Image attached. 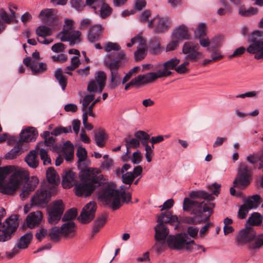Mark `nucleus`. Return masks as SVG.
<instances>
[{"label": "nucleus", "mask_w": 263, "mask_h": 263, "mask_svg": "<svg viewBox=\"0 0 263 263\" xmlns=\"http://www.w3.org/2000/svg\"><path fill=\"white\" fill-rule=\"evenodd\" d=\"M190 197L193 199H204L202 202L192 200L185 198L183 203V209L185 211L192 210L194 217H186L184 222L190 224H197L205 223L209 221L215 204L211 201L215 198L204 191H193L190 193Z\"/></svg>", "instance_id": "f257e3e1"}, {"label": "nucleus", "mask_w": 263, "mask_h": 263, "mask_svg": "<svg viewBox=\"0 0 263 263\" xmlns=\"http://www.w3.org/2000/svg\"><path fill=\"white\" fill-rule=\"evenodd\" d=\"M77 176L71 171H68L63 176L62 185L64 188H70L75 185L76 195L89 196L93 191L104 183L102 175L91 168L84 170L80 175V182H77Z\"/></svg>", "instance_id": "f03ea898"}, {"label": "nucleus", "mask_w": 263, "mask_h": 263, "mask_svg": "<svg viewBox=\"0 0 263 263\" xmlns=\"http://www.w3.org/2000/svg\"><path fill=\"white\" fill-rule=\"evenodd\" d=\"M120 46L117 44L108 42L104 47V50L107 52L104 59L105 65L109 68L110 71L111 79L109 87L114 89L120 84L121 74L119 69L128 61L124 51H120Z\"/></svg>", "instance_id": "7ed1b4c3"}, {"label": "nucleus", "mask_w": 263, "mask_h": 263, "mask_svg": "<svg viewBox=\"0 0 263 263\" xmlns=\"http://www.w3.org/2000/svg\"><path fill=\"white\" fill-rule=\"evenodd\" d=\"M129 187L122 185L120 186L122 191L120 192L114 189L111 184L103 185L99 191V199L109 205L113 210H116L121 206L122 203H128L130 202L131 194L125 191Z\"/></svg>", "instance_id": "20e7f679"}, {"label": "nucleus", "mask_w": 263, "mask_h": 263, "mask_svg": "<svg viewBox=\"0 0 263 263\" xmlns=\"http://www.w3.org/2000/svg\"><path fill=\"white\" fill-rule=\"evenodd\" d=\"M158 224L155 227L156 240H164L169 233V230L164 223H170L174 224L178 222L175 227V229L178 227L179 221L177 216L173 215L170 212L166 211L162 213L157 219Z\"/></svg>", "instance_id": "39448f33"}, {"label": "nucleus", "mask_w": 263, "mask_h": 263, "mask_svg": "<svg viewBox=\"0 0 263 263\" xmlns=\"http://www.w3.org/2000/svg\"><path fill=\"white\" fill-rule=\"evenodd\" d=\"M28 180V176L25 171L22 168L16 170L11 176L8 183L0 184V192L4 194L12 195L21 183Z\"/></svg>", "instance_id": "423d86ee"}, {"label": "nucleus", "mask_w": 263, "mask_h": 263, "mask_svg": "<svg viewBox=\"0 0 263 263\" xmlns=\"http://www.w3.org/2000/svg\"><path fill=\"white\" fill-rule=\"evenodd\" d=\"M247 52L254 54L257 60H263V31L255 30L248 36Z\"/></svg>", "instance_id": "0eeeda50"}, {"label": "nucleus", "mask_w": 263, "mask_h": 263, "mask_svg": "<svg viewBox=\"0 0 263 263\" xmlns=\"http://www.w3.org/2000/svg\"><path fill=\"white\" fill-rule=\"evenodd\" d=\"M167 243L171 249L178 251L185 249L190 252L192 251L193 246L196 245L194 240H191L185 233L168 236Z\"/></svg>", "instance_id": "6e6552de"}, {"label": "nucleus", "mask_w": 263, "mask_h": 263, "mask_svg": "<svg viewBox=\"0 0 263 263\" xmlns=\"http://www.w3.org/2000/svg\"><path fill=\"white\" fill-rule=\"evenodd\" d=\"M19 225L18 216L12 215L2 223L0 218V241L5 242L10 239Z\"/></svg>", "instance_id": "1a4fd4ad"}, {"label": "nucleus", "mask_w": 263, "mask_h": 263, "mask_svg": "<svg viewBox=\"0 0 263 263\" xmlns=\"http://www.w3.org/2000/svg\"><path fill=\"white\" fill-rule=\"evenodd\" d=\"M200 46L197 43L192 41L185 42L182 46V52L185 55V61L182 63L185 67L190 62H197L203 54L199 51Z\"/></svg>", "instance_id": "9d476101"}, {"label": "nucleus", "mask_w": 263, "mask_h": 263, "mask_svg": "<svg viewBox=\"0 0 263 263\" xmlns=\"http://www.w3.org/2000/svg\"><path fill=\"white\" fill-rule=\"evenodd\" d=\"M252 167H249L245 163H241L238 168V172L233 184L235 187L244 189L248 186L252 179Z\"/></svg>", "instance_id": "9b49d317"}, {"label": "nucleus", "mask_w": 263, "mask_h": 263, "mask_svg": "<svg viewBox=\"0 0 263 263\" xmlns=\"http://www.w3.org/2000/svg\"><path fill=\"white\" fill-rule=\"evenodd\" d=\"M180 61L177 58H172L163 64V69L159 70L157 72H149V79L153 82L155 81L158 78L162 77H165L172 74V72L171 70H175L176 66L179 64Z\"/></svg>", "instance_id": "f8f14e48"}, {"label": "nucleus", "mask_w": 263, "mask_h": 263, "mask_svg": "<svg viewBox=\"0 0 263 263\" xmlns=\"http://www.w3.org/2000/svg\"><path fill=\"white\" fill-rule=\"evenodd\" d=\"M48 221L50 223H57L61 219L64 210L62 200L54 201L48 207Z\"/></svg>", "instance_id": "ddd939ff"}, {"label": "nucleus", "mask_w": 263, "mask_h": 263, "mask_svg": "<svg viewBox=\"0 0 263 263\" xmlns=\"http://www.w3.org/2000/svg\"><path fill=\"white\" fill-rule=\"evenodd\" d=\"M261 198L259 195H253L245 200V203L240 206L238 212V217L245 219L249 211L253 208H256L261 203Z\"/></svg>", "instance_id": "4468645a"}, {"label": "nucleus", "mask_w": 263, "mask_h": 263, "mask_svg": "<svg viewBox=\"0 0 263 263\" xmlns=\"http://www.w3.org/2000/svg\"><path fill=\"white\" fill-rule=\"evenodd\" d=\"M106 80V73L103 71L97 72L95 76V80L90 81L87 86V90L90 92H96L99 86V92H102L105 86Z\"/></svg>", "instance_id": "2eb2a0df"}, {"label": "nucleus", "mask_w": 263, "mask_h": 263, "mask_svg": "<svg viewBox=\"0 0 263 263\" xmlns=\"http://www.w3.org/2000/svg\"><path fill=\"white\" fill-rule=\"evenodd\" d=\"M255 236V230L251 227H246L240 230L235 238V242L238 246L252 243Z\"/></svg>", "instance_id": "dca6fc26"}, {"label": "nucleus", "mask_w": 263, "mask_h": 263, "mask_svg": "<svg viewBox=\"0 0 263 263\" xmlns=\"http://www.w3.org/2000/svg\"><path fill=\"white\" fill-rule=\"evenodd\" d=\"M149 28L154 27L155 31L157 33H162L169 30L171 23L167 17L157 16L148 22Z\"/></svg>", "instance_id": "f3484780"}, {"label": "nucleus", "mask_w": 263, "mask_h": 263, "mask_svg": "<svg viewBox=\"0 0 263 263\" xmlns=\"http://www.w3.org/2000/svg\"><path fill=\"white\" fill-rule=\"evenodd\" d=\"M96 207L95 202H89L82 209L78 219L83 223H89L95 217Z\"/></svg>", "instance_id": "a211bd4d"}, {"label": "nucleus", "mask_w": 263, "mask_h": 263, "mask_svg": "<svg viewBox=\"0 0 263 263\" xmlns=\"http://www.w3.org/2000/svg\"><path fill=\"white\" fill-rule=\"evenodd\" d=\"M50 192L47 190L37 191L35 195L32 198V204L41 207H45L50 201Z\"/></svg>", "instance_id": "6ab92c4d"}, {"label": "nucleus", "mask_w": 263, "mask_h": 263, "mask_svg": "<svg viewBox=\"0 0 263 263\" xmlns=\"http://www.w3.org/2000/svg\"><path fill=\"white\" fill-rule=\"evenodd\" d=\"M55 10L53 9H46L42 10L39 16L42 22L47 25L54 26L57 24V17L55 15Z\"/></svg>", "instance_id": "aec40b11"}, {"label": "nucleus", "mask_w": 263, "mask_h": 263, "mask_svg": "<svg viewBox=\"0 0 263 263\" xmlns=\"http://www.w3.org/2000/svg\"><path fill=\"white\" fill-rule=\"evenodd\" d=\"M61 34H62L60 37L61 41H69L70 45H74L77 41H80L81 32L78 30H69L63 28Z\"/></svg>", "instance_id": "412c9836"}, {"label": "nucleus", "mask_w": 263, "mask_h": 263, "mask_svg": "<svg viewBox=\"0 0 263 263\" xmlns=\"http://www.w3.org/2000/svg\"><path fill=\"white\" fill-rule=\"evenodd\" d=\"M37 136L36 129L33 127H28L23 130L20 134V139L17 142H21L23 146L24 142H29L35 141Z\"/></svg>", "instance_id": "4be33fe9"}, {"label": "nucleus", "mask_w": 263, "mask_h": 263, "mask_svg": "<svg viewBox=\"0 0 263 263\" xmlns=\"http://www.w3.org/2000/svg\"><path fill=\"white\" fill-rule=\"evenodd\" d=\"M172 39L180 40H189L191 36L187 27L184 25H181L176 27L172 33Z\"/></svg>", "instance_id": "5701e85b"}, {"label": "nucleus", "mask_w": 263, "mask_h": 263, "mask_svg": "<svg viewBox=\"0 0 263 263\" xmlns=\"http://www.w3.org/2000/svg\"><path fill=\"white\" fill-rule=\"evenodd\" d=\"M39 180L36 177H32L29 180L28 182L24 186L22 190V193L20 194V197L22 200L26 199L30 193L33 191L36 187Z\"/></svg>", "instance_id": "b1692460"}, {"label": "nucleus", "mask_w": 263, "mask_h": 263, "mask_svg": "<svg viewBox=\"0 0 263 263\" xmlns=\"http://www.w3.org/2000/svg\"><path fill=\"white\" fill-rule=\"evenodd\" d=\"M149 79L148 73L145 74H140L127 83L124 89L125 90H128L130 86L135 85L139 86L141 85L152 82V80Z\"/></svg>", "instance_id": "393cba45"}, {"label": "nucleus", "mask_w": 263, "mask_h": 263, "mask_svg": "<svg viewBox=\"0 0 263 263\" xmlns=\"http://www.w3.org/2000/svg\"><path fill=\"white\" fill-rule=\"evenodd\" d=\"M104 28L101 25H95L90 27L88 34L87 39L91 43L98 41L102 34Z\"/></svg>", "instance_id": "a878e982"}, {"label": "nucleus", "mask_w": 263, "mask_h": 263, "mask_svg": "<svg viewBox=\"0 0 263 263\" xmlns=\"http://www.w3.org/2000/svg\"><path fill=\"white\" fill-rule=\"evenodd\" d=\"M42 219V214L40 211L32 212L26 218V223L30 229H33L40 223Z\"/></svg>", "instance_id": "bb28decb"}, {"label": "nucleus", "mask_w": 263, "mask_h": 263, "mask_svg": "<svg viewBox=\"0 0 263 263\" xmlns=\"http://www.w3.org/2000/svg\"><path fill=\"white\" fill-rule=\"evenodd\" d=\"M98 4L99 5L97 7V13H99L101 18H105L111 14L112 9L107 4L103 1H100L99 2Z\"/></svg>", "instance_id": "cd10ccee"}, {"label": "nucleus", "mask_w": 263, "mask_h": 263, "mask_svg": "<svg viewBox=\"0 0 263 263\" xmlns=\"http://www.w3.org/2000/svg\"><path fill=\"white\" fill-rule=\"evenodd\" d=\"M64 158L67 161L71 160L74 157V146L69 141H67L63 147Z\"/></svg>", "instance_id": "c85d7f7f"}, {"label": "nucleus", "mask_w": 263, "mask_h": 263, "mask_svg": "<svg viewBox=\"0 0 263 263\" xmlns=\"http://www.w3.org/2000/svg\"><path fill=\"white\" fill-rule=\"evenodd\" d=\"M107 217L105 215H102L98 217L95 221L94 226L92 229L90 235V238H93L95 235L99 232L100 230L103 228L106 222Z\"/></svg>", "instance_id": "c756f323"}, {"label": "nucleus", "mask_w": 263, "mask_h": 263, "mask_svg": "<svg viewBox=\"0 0 263 263\" xmlns=\"http://www.w3.org/2000/svg\"><path fill=\"white\" fill-rule=\"evenodd\" d=\"M147 46L146 41H142L139 43L137 50L134 53V56L136 61H141L146 54Z\"/></svg>", "instance_id": "7c9ffc66"}, {"label": "nucleus", "mask_w": 263, "mask_h": 263, "mask_svg": "<svg viewBox=\"0 0 263 263\" xmlns=\"http://www.w3.org/2000/svg\"><path fill=\"white\" fill-rule=\"evenodd\" d=\"M246 160L253 165V168H255L257 162L263 160V150L249 155L247 157Z\"/></svg>", "instance_id": "2f4dec72"}, {"label": "nucleus", "mask_w": 263, "mask_h": 263, "mask_svg": "<svg viewBox=\"0 0 263 263\" xmlns=\"http://www.w3.org/2000/svg\"><path fill=\"white\" fill-rule=\"evenodd\" d=\"M33 238V234L31 232L27 233L21 236L17 243L18 248L26 249L28 247Z\"/></svg>", "instance_id": "473e14b6"}, {"label": "nucleus", "mask_w": 263, "mask_h": 263, "mask_svg": "<svg viewBox=\"0 0 263 263\" xmlns=\"http://www.w3.org/2000/svg\"><path fill=\"white\" fill-rule=\"evenodd\" d=\"M253 242L250 243L249 248L251 250H259L263 247V233L257 234L255 231Z\"/></svg>", "instance_id": "72a5a7b5"}, {"label": "nucleus", "mask_w": 263, "mask_h": 263, "mask_svg": "<svg viewBox=\"0 0 263 263\" xmlns=\"http://www.w3.org/2000/svg\"><path fill=\"white\" fill-rule=\"evenodd\" d=\"M25 161L31 167L36 168L39 165L37 153L35 151H31L25 157Z\"/></svg>", "instance_id": "f704fd0d"}, {"label": "nucleus", "mask_w": 263, "mask_h": 263, "mask_svg": "<svg viewBox=\"0 0 263 263\" xmlns=\"http://www.w3.org/2000/svg\"><path fill=\"white\" fill-rule=\"evenodd\" d=\"M22 152V145L21 142H17L14 148L9 152L6 155V159H13L21 155Z\"/></svg>", "instance_id": "c9c22d12"}, {"label": "nucleus", "mask_w": 263, "mask_h": 263, "mask_svg": "<svg viewBox=\"0 0 263 263\" xmlns=\"http://www.w3.org/2000/svg\"><path fill=\"white\" fill-rule=\"evenodd\" d=\"M55 79L58 81L63 90L65 89L67 84L66 77L63 74L62 70L61 68L57 69L54 72Z\"/></svg>", "instance_id": "e433bc0d"}, {"label": "nucleus", "mask_w": 263, "mask_h": 263, "mask_svg": "<svg viewBox=\"0 0 263 263\" xmlns=\"http://www.w3.org/2000/svg\"><path fill=\"white\" fill-rule=\"evenodd\" d=\"M46 177L49 183L58 185L59 183V177L54 169L49 167L46 172Z\"/></svg>", "instance_id": "4c0bfd02"}, {"label": "nucleus", "mask_w": 263, "mask_h": 263, "mask_svg": "<svg viewBox=\"0 0 263 263\" xmlns=\"http://www.w3.org/2000/svg\"><path fill=\"white\" fill-rule=\"evenodd\" d=\"M75 224L73 221H68L61 227V235L67 236L74 231Z\"/></svg>", "instance_id": "58836bf2"}, {"label": "nucleus", "mask_w": 263, "mask_h": 263, "mask_svg": "<svg viewBox=\"0 0 263 263\" xmlns=\"http://www.w3.org/2000/svg\"><path fill=\"white\" fill-rule=\"evenodd\" d=\"M100 101V97L96 99L88 107V110H85V111H83L84 112L83 114V125L86 124L87 123L88 120V115L94 117L95 114L93 112V106H95L96 104L99 102Z\"/></svg>", "instance_id": "ea45409f"}, {"label": "nucleus", "mask_w": 263, "mask_h": 263, "mask_svg": "<svg viewBox=\"0 0 263 263\" xmlns=\"http://www.w3.org/2000/svg\"><path fill=\"white\" fill-rule=\"evenodd\" d=\"M262 218L263 217L260 214L257 212H254L248 218L247 223L251 226H259L262 223Z\"/></svg>", "instance_id": "a19ab883"}, {"label": "nucleus", "mask_w": 263, "mask_h": 263, "mask_svg": "<svg viewBox=\"0 0 263 263\" xmlns=\"http://www.w3.org/2000/svg\"><path fill=\"white\" fill-rule=\"evenodd\" d=\"M95 138L96 144L99 147H102L104 146L106 135L103 130L99 129L98 131H96Z\"/></svg>", "instance_id": "79ce46f5"}, {"label": "nucleus", "mask_w": 263, "mask_h": 263, "mask_svg": "<svg viewBox=\"0 0 263 263\" xmlns=\"http://www.w3.org/2000/svg\"><path fill=\"white\" fill-rule=\"evenodd\" d=\"M223 40L221 35H218L213 37L211 41V46L208 48V51H214L221 46Z\"/></svg>", "instance_id": "37998d69"}, {"label": "nucleus", "mask_w": 263, "mask_h": 263, "mask_svg": "<svg viewBox=\"0 0 263 263\" xmlns=\"http://www.w3.org/2000/svg\"><path fill=\"white\" fill-rule=\"evenodd\" d=\"M130 138V136L129 135L127 138L124 139L125 145L127 149L130 148H137L139 147L140 142L137 138Z\"/></svg>", "instance_id": "c03bdc74"}, {"label": "nucleus", "mask_w": 263, "mask_h": 263, "mask_svg": "<svg viewBox=\"0 0 263 263\" xmlns=\"http://www.w3.org/2000/svg\"><path fill=\"white\" fill-rule=\"evenodd\" d=\"M36 33L39 36L45 37V36L51 35L52 31L48 27L41 25L36 28Z\"/></svg>", "instance_id": "a18cd8bd"}, {"label": "nucleus", "mask_w": 263, "mask_h": 263, "mask_svg": "<svg viewBox=\"0 0 263 263\" xmlns=\"http://www.w3.org/2000/svg\"><path fill=\"white\" fill-rule=\"evenodd\" d=\"M77 210L75 208H71L68 210L62 217V220L65 222L72 221L77 215Z\"/></svg>", "instance_id": "49530a36"}, {"label": "nucleus", "mask_w": 263, "mask_h": 263, "mask_svg": "<svg viewBox=\"0 0 263 263\" xmlns=\"http://www.w3.org/2000/svg\"><path fill=\"white\" fill-rule=\"evenodd\" d=\"M149 48L154 53L158 52L160 50V40L158 37H154L150 41Z\"/></svg>", "instance_id": "de8ad7c7"}, {"label": "nucleus", "mask_w": 263, "mask_h": 263, "mask_svg": "<svg viewBox=\"0 0 263 263\" xmlns=\"http://www.w3.org/2000/svg\"><path fill=\"white\" fill-rule=\"evenodd\" d=\"M121 174V178L123 183L125 184L129 185V187H130L135 179V176H134V175H133V173L132 172H128L126 173Z\"/></svg>", "instance_id": "09e8293b"}, {"label": "nucleus", "mask_w": 263, "mask_h": 263, "mask_svg": "<svg viewBox=\"0 0 263 263\" xmlns=\"http://www.w3.org/2000/svg\"><path fill=\"white\" fill-rule=\"evenodd\" d=\"M31 70L34 74H37L39 73H42L47 70V65L44 63H40L39 64V68H37V65L35 64V65L31 66Z\"/></svg>", "instance_id": "8fccbe9b"}, {"label": "nucleus", "mask_w": 263, "mask_h": 263, "mask_svg": "<svg viewBox=\"0 0 263 263\" xmlns=\"http://www.w3.org/2000/svg\"><path fill=\"white\" fill-rule=\"evenodd\" d=\"M205 29L206 25L205 24L200 23L199 24L197 30L195 32V39L205 37L206 36Z\"/></svg>", "instance_id": "3c124183"}, {"label": "nucleus", "mask_w": 263, "mask_h": 263, "mask_svg": "<svg viewBox=\"0 0 263 263\" xmlns=\"http://www.w3.org/2000/svg\"><path fill=\"white\" fill-rule=\"evenodd\" d=\"M69 132H72L70 126H69L66 127L60 126L55 128L51 133V134L52 135L57 136L60 135L62 133L67 134Z\"/></svg>", "instance_id": "603ef678"}, {"label": "nucleus", "mask_w": 263, "mask_h": 263, "mask_svg": "<svg viewBox=\"0 0 263 263\" xmlns=\"http://www.w3.org/2000/svg\"><path fill=\"white\" fill-rule=\"evenodd\" d=\"M61 233V228L54 227L50 230L49 235L53 241H58L60 239Z\"/></svg>", "instance_id": "864d4df0"}, {"label": "nucleus", "mask_w": 263, "mask_h": 263, "mask_svg": "<svg viewBox=\"0 0 263 263\" xmlns=\"http://www.w3.org/2000/svg\"><path fill=\"white\" fill-rule=\"evenodd\" d=\"M76 155L79 159L78 162H81L86 159L87 153L85 148L79 146L77 149Z\"/></svg>", "instance_id": "5fc2aeb1"}, {"label": "nucleus", "mask_w": 263, "mask_h": 263, "mask_svg": "<svg viewBox=\"0 0 263 263\" xmlns=\"http://www.w3.org/2000/svg\"><path fill=\"white\" fill-rule=\"evenodd\" d=\"M95 99V96L93 95H86L82 100V110L85 111L87 110V107L90 102L92 101Z\"/></svg>", "instance_id": "6e6d98bb"}, {"label": "nucleus", "mask_w": 263, "mask_h": 263, "mask_svg": "<svg viewBox=\"0 0 263 263\" xmlns=\"http://www.w3.org/2000/svg\"><path fill=\"white\" fill-rule=\"evenodd\" d=\"M140 70L139 66H136L130 69L123 78L122 83H126L134 75L137 73Z\"/></svg>", "instance_id": "4d7b16f0"}, {"label": "nucleus", "mask_w": 263, "mask_h": 263, "mask_svg": "<svg viewBox=\"0 0 263 263\" xmlns=\"http://www.w3.org/2000/svg\"><path fill=\"white\" fill-rule=\"evenodd\" d=\"M40 155L41 159L43 161L44 165L51 164V159L48 156V153L46 150L43 148L41 149L40 150Z\"/></svg>", "instance_id": "13d9d810"}, {"label": "nucleus", "mask_w": 263, "mask_h": 263, "mask_svg": "<svg viewBox=\"0 0 263 263\" xmlns=\"http://www.w3.org/2000/svg\"><path fill=\"white\" fill-rule=\"evenodd\" d=\"M248 47L245 48L243 46L236 48L232 54L229 55V58L232 59L235 57H238L243 54L246 51H247Z\"/></svg>", "instance_id": "bf43d9fd"}, {"label": "nucleus", "mask_w": 263, "mask_h": 263, "mask_svg": "<svg viewBox=\"0 0 263 263\" xmlns=\"http://www.w3.org/2000/svg\"><path fill=\"white\" fill-rule=\"evenodd\" d=\"M142 158L143 157L141 152L138 150L133 154L131 161L134 164H138L141 162Z\"/></svg>", "instance_id": "052dcab7"}, {"label": "nucleus", "mask_w": 263, "mask_h": 263, "mask_svg": "<svg viewBox=\"0 0 263 263\" xmlns=\"http://www.w3.org/2000/svg\"><path fill=\"white\" fill-rule=\"evenodd\" d=\"M134 136L138 140H149L150 136L145 132L142 130H138L134 134Z\"/></svg>", "instance_id": "680f3d73"}, {"label": "nucleus", "mask_w": 263, "mask_h": 263, "mask_svg": "<svg viewBox=\"0 0 263 263\" xmlns=\"http://www.w3.org/2000/svg\"><path fill=\"white\" fill-rule=\"evenodd\" d=\"M70 3L72 7L78 11L81 10L85 6L82 0H70Z\"/></svg>", "instance_id": "e2e57ef3"}, {"label": "nucleus", "mask_w": 263, "mask_h": 263, "mask_svg": "<svg viewBox=\"0 0 263 263\" xmlns=\"http://www.w3.org/2000/svg\"><path fill=\"white\" fill-rule=\"evenodd\" d=\"M9 173V166L0 167V184L3 182L5 178Z\"/></svg>", "instance_id": "0e129e2a"}, {"label": "nucleus", "mask_w": 263, "mask_h": 263, "mask_svg": "<svg viewBox=\"0 0 263 263\" xmlns=\"http://www.w3.org/2000/svg\"><path fill=\"white\" fill-rule=\"evenodd\" d=\"M221 185L217 183H214L209 186V190L212 194L217 196L220 193Z\"/></svg>", "instance_id": "69168bd1"}, {"label": "nucleus", "mask_w": 263, "mask_h": 263, "mask_svg": "<svg viewBox=\"0 0 263 263\" xmlns=\"http://www.w3.org/2000/svg\"><path fill=\"white\" fill-rule=\"evenodd\" d=\"M146 0H134V8L135 9L141 11L146 5Z\"/></svg>", "instance_id": "338daca9"}, {"label": "nucleus", "mask_w": 263, "mask_h": 263, "mask_svg": "<svg viewBox=\"0 0 263 263\" xmlns=\"http://www.w3.org/2000/svg\"><path fill=\"white\" fill-rule=\"evenodd\" d=\"M66 48V46L62 43L54 44L51 47V50L54 52H63Z\"/></svg>", "instance_id": "774afa93"}]
</instances>
